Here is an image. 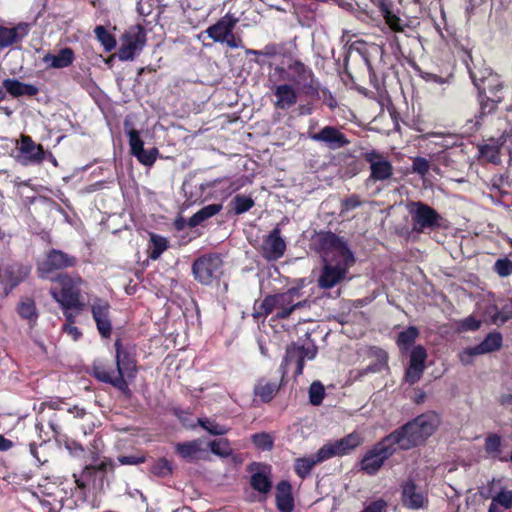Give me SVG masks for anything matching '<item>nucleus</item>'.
Returning a JSON list of instances; mask_svg holds the SVG:
<instances>
[{
	"label": "nucleus",
	"mask_w": 512,
	"mask_h": 512,
	"mask_svg": "<svg viewBox=\"0 0 512 512\" xmlns=\"http://www.w3.org/2000/svg\"><path fill=\"white\" fill-rule=\"evenodd\" d=\"M251 485L261 493L269 492L272 487L269 477L264 472L254 473L251 477Z\"/></svg>",
	"instance_id": "obj_44"
},
{
	"label": "nucleus",
	"mask_w": 512,
	"mask_h": 512,
	"mask_svg": "<svg viewBox=\"0 0 512 512\" xmlns=\"http://www.w3.org/2000/svg\"><path fill=\"white\" fill-rule=\"evenodd\" d=\"M308 138L325 145L330 150H337L350 144L345 134L334 126H325L317 133L308 132Z\"/></svg>",
	"instance_id": "obj_15"
},
{
	"label": "nucleus",
	"mask_w": 512,
	"mask_h": 512,
	"mask_svg": "<svg viewBox=\"0 0 512 512\" xmlns=\"http://www.w3.org/2000/svg\"><path fill=\"white\" fill-rule=\"evenodd\" d=\"M309 402L313 406H319L325 397V388L320 381H314L309 387Z\"/></svg>",
	"instance_id": "obj_46"
},
{
	"label": "nucleus",
	"mask_w": 512,
	"mask_h": 512,
	"mask_svg": "<svg viewBox=\"0 0 512 512\" xmlns=\"http://www.w3.org/2000/svg\"><path fill=\"white\" fill-rule=\"evenodd\" d=\"M424 370H425V366L409 363V365L406 369V372H405L406 382H408L411 385L415 384L416 382H418L421 379Z\"/></svg>",
	"instance_id": "obj_53"
},
{
	"label": "nucleus",
	"mask_w": 512,
	"mask_h": 512,
	"mask_svg": "<svg viewBox=\"0 0 512 512\" xmlns=\"http://www.w3.org/2000/svg\"><path fill=\"white\" fill-rule=\"evenodd\" d=\"M471 77L479 93L482 92V94H486V92H488L492 97H495V93L502 95L503 86L497 75L490 73L487 77L477 79L471 74Z\"/></svg>",
	"instance_id": "obj_31"
},
{
	"label": "nucleus",
	"mask_w": 512,
	"mask_h": 512,
	"mask_svg": "<svg viewBox=\"0 0 512 512\" xmlns=\"http://www.w3.org/2000/svg\"><path fill=\"white\" fill-rule=\"evenodd\" d=\"M2 85L13 98L34 97L40 91L37 85L21 82L16 78H6L2 81Z\"/></svg>",
	"instance_id": "obj_24"
},
{
	"label": "nucleus",
	"mask_w": 512,
	"mask_h": 512,
	"mask_svg": "<svg viewBox=\"0 0 512 512\" xmlns=\"http://www.w3.org/2000/svg\"><path fill=\"white\" fill-rule=\"evenodd\" d=\"M440 423L435 412H427L407 422L385 436L369 449L361 459V470L375 475L397 450H409L417 447L431 436Z\"/></svg>",
	"instance_id": "obj_1"
},
{
	"label": "nucleus",
	"mask_w": 512,
	"mask_h": 512,
	"mask_svg": "<svg viewBox=\"0 0 512 512\" xmlns=\"http://www.w3.org/2000/svg\"><path fill=\"white\" fill-rule=\"evenodd\" d=\"M362 441L360 434L353 432L339 440L326 443L321 447V453H323L326 460L335 456H343L361 445Z\"/></svg>",
	"instance_id": "obj_11"
},
{
	"label": "nucleus",
	"mask_w": 512,
	"mask_h": 512,
	"mask_svg": "<svg viewBox=\"0 0 512 512\" xmlns=\"http://www.w3.org/2000/svg\"><path fill=\"white\" fill-rule=\"evenodd\" d=\"M387 502L383 499H377L364 506L362 512H385Z\"/></svg>",
	"instance_id": "obj_60"
},
{
	"label": "nucleus",
	"mask_w": 512,
	"mask_h": 512,
	"mask_svg": "<svg viewBox=\"0 0 512 512\" xmlns=\"http://www.w3.org/2000/svg\"><path fill=\"white\" fill-rule=\"evenodd\" d=\"M418 336V328L415 326H409L407 329L399 333L396 343L401 351H407L412 347Z\"/></svg>",
	"instance_id": "obj_39"
},
{
	"label": "nucleus",
	"mask_w": 512,
	"mask_h": 512,
	"mask_svg": "<svg viewBox=\"0 0 512 512\" xmlns=\"http://www.w3.org/2000/svg\"><path fill=\"white\" fill-rule=\"evenodd\" d=\"M284 377L269 379L266 377L259 378L254 385V395L259 397L264 403H269L279 392Z\"/></svg>",
	"instance_id": "obj_22"
},
{
	"label": "nucleus",
	"mask_w": 512,
	"mask_h": 512,
	"mask_svg": "<svg viewBox=\"0 0 512 512\" xmlns=\"http://www.w3.org/2000/svg\"><path fill=\"white\" fill-rule=\"evenodd\" d=\"M383 13L385 22L390 27L391 30L395 32L404 31L406 24L397 15H395L388 9H384Z\"/></svg>",
	"instance_id": "obj_52"
},
{
	"label": "nucleus",
	"mask_w": 512,
	"mask_h": 512,
	"mask_svg": "<svg viewBox=\"0 0 512 512\" xmlns=\"http://www.w3.org/2000/svg\"><path fill=\"white\" fill-rule=\"evenodd\" d=\"M321 248L326 251L329 260L348 259L355 262L352 251L348 248L345 241L332 232L320 235L319 238Z\"/></svg>",
	"instance_id": "obj_9"
},
{
	"label": "nucleus",
	"mask_w": 512,
	"mask_h": 512,
	"mask_svg": "<svg viewBox=\"0 0 512 512\" xmlns=\"http://www.w3.org/2000/svg\"><path fill=\"white\" fill-rule=\"evenodd\" d=\"M408 211L412 218V230L416 233H423L440 225L439 213L425 203L412 202L408 206Z\"/></svg>",
	"instance_id": "obj_7"
},
{
	"label": "nucleus",
	"mask_w": 512,
	"mask_h": 512,
	"mask_svg": "<svg viewBox=\"0 0 512 512\" xmlns=\"http://www.w3.org/2000/svg\"><path fill=\"white\" fill-rule=\"evenodd\" d=\"M91 313L99 334L103 338H109L112 333L110 304L106 300L97 298L91 304Z\"/></svg>",
	"instance_id": "obj_17"
},
{
	"label": "nucleus",
	"mask_w": 512,
	"mask_h": 512,
	"mask_svg": "<svg viewBox=\"0 0 512 512\" xmlns=\"http://www.w3.org/2000/svg\"><path fill=\"white\" fill-rule=\"evenodd\" d=\"M94 374L98 380L104 383H109L124 394L130 395V389L126 379L121 377V375H118L117 371H108L104 368H96Z\"/></svg>",
	"instance_id": "obj_30"
},
{
	"label": "nucleus",
	"mask_w": 512,
	"mask_h": 512,
	"mask_svg": "<svg viewBox=\"0 0 512 512\" xmlns=\"http://www.w3.org/2000/svg\"><path fill=\"white\" fill-rule=\"evenodd\" d=\"M316 355L317 347L312 343H308L306 345L292 343L287 346L286 354L279 368L282 373V377H285L292 365L295 366V376H300L303 373L304 362L306 360H313Z\"/></svg>",
	"instance_id": "obj_4"
},
{
	"label": "nucleus",
	"mask_w": 512,
	"mask_h": 512,
	"mask_svg": "<svg viewBox=\"0 0 512 512\" xmlns=\"http://www.w3.org/2000/svg\"><path fill=\"white\" fill-rule=\"evenodd\" d=\"M73 477L77 487L81 490L90 487L101 490L106 477V468L103 463L97 466H86L79 475L74 473Z\"/></svg>",
	"instance_id": "obj_13"
},
{
	"label": "nucleus",
	"mask_w": 512,
	"mask_h": 512,
	"mask_svg": "<svg viewBox=\"0 0 512 512\" xmlns=\"http://www.w3.org/2000/svg\"><path fill=\"white\" fill-rule=\"evenodd\" d=\"M251 440L257 448H259L263 451L271 450L274 445L272 436L266 432L253 434L251 436Z\"/></svg>",
	"instance_id": "obj_50"
},
{
	"label": "nucleus",
	"mask_w": 512,
	"mask_h": 512,
	"mask_svg": "<svg viewBox=\"0 0 512 512\" xmlns=\"http://www.w3.org/2000/svg\"><path fill=\"white\" fill-rule=\"evenodd\" d=\"M294 68L300 80L303 81V92L308 95L318 94V83L313 79V72L311 69L306 67L301 62H295Z\"/></svg>",
	"instance_id": "obj_33"
},
{
	"label": "nucleus",
	"mask_w": 512,
	"mask_h": 512,
	"mask_svg": "<svg viewBox=\"0 0 512 512\" xmlns=\"http://www.w3.org/2000/svg\"><path fill=\"white\" fill-rule=\"evenodd\" d=\"M512 509V491L501 489L491 497L488 512H505Z\"/></svg>",
	"instance_id": "obj_36"
},
{
	"label": "nucleus",
	"mask_w": 512,
	"mask_h": 512,
	"mask_svg": "<svg viewBox=\"0 0 512 512\" xmlns=\"http://www.w3.org/2000/svg\"><path fill=\"white\" fill-rule=\"evenodd\" d=\"M17 161L24 165H39L45 160V150L41 144H36L30 136L22 135Z\"/></svg>",
	"instance_id": "obj_10"
},
{
	"label": "nucleus",
	"mask_w": 512,
	"mask_h": 512,
	"mask_svg": "<svg viewBox=\"0 0 512 512\" xmlns=\"http://www.w3.org/2000/svg\"><path fill=\"white\" fill-rule=\"evenodd\" d=\"M306 285V279H299L297 285L287 291L266 296L259 308H254L253 316L255 318L265 317L274 312L277 319H286L293 311L308 307L310 305L309 296H305L302 291Z\"/></svg>",
	"instance_id": "obj_2"
},
{
	"label": "nucleus",
	"mask_w": 512,
	"mask_h": 512,
	"mask_svg": "<svg viewBox=\"0 0 512 512\" xmlns=\"http://www.w3.org/2000/svg\"><path fill=\"white\" fill-rule=\"evenodd\" d=\"M401 500L403 505L411 510L423 509L428 505L426 492L411 479L402 485Z\"/></svg>",
	"instance_id": "obj_16"
},
{
	"label": "nucleus",
	"mask_w": 512,
	"mask_h": 512,
	"mask_svg": "<svg viewBox=\"0 0 512 512\" xmlns=\"http://www.w3.org/2000/svg\"><path fill=\"white\" fill-rule=\"evenodd\" d=\"M481 325V321L477 320L473 316H468L458 323V329L462 332L466 331H475L477 330Z\"/></svg>",
	"instance_id": "obj_58"
},
{
	"label": "nucleus",
	"mask_w": 512,
	"mask_h": 512,
	"mask_svg": "<svg viewBox=\"0 0 512 512\" xmlns=\"http://www.w3.org/2000/svg\"><path fill=\"white\" fill-rule=\"evenodd\" d=\"M17 312L23 320L27 321L30 328L36 325L39 314L33 299L22 298L17 305Z\"/></svg>",
	"instance_id": "obj_35"
},
{
	"label": "nucleus",
	"mask_w": 512,
	"mask_h": 512,
	"mask_svg": "<svg viewBox=\"0 0 512 512\" xmlns=\"http://www.w3.org/2000/svg\"><path fill=\"white\" fill-rule=\"evenodd\" d=\"M238 20L234 16L227 14L218 20L214 25L208 27L206 33L215 42L224 43L231 35Z\"/></svg>",
	"instance_id": "obj_23"
},
{
	"label": "nucleus",
	"mask_w": 512,
	"mask_h": 512,
	"mask_svg": "<svg viewBox=\"0 0 512 512\" xmlns=\"http://www.w3.org/2000/svg\"><path fill=\"white\" fill-rule=\"evenodd\" d=\"M96 38L104 46L106 51H111L116 46L114 37L103 26H97L94 30Z\"/></svg>",
	"instance_id": "obj_48"
},
{
	"label": "nucleus",
	"mask_w": 512,
	"mask_h": 512,
	"mask_svg": "<svg viewBox=\"0 0 512 512\" xmlns=\"http://www.w3.org/2000/svg\"><path fill=\"white\" fill-rule=\"evenodd\" d=\"M427 351L422 345H417L410 352V364L425 366Z\"/></svg>",
	"instance_id": "obj_55"
},
{
	"label": "nucleus",
	"mask_w": 512,
	"mask_h": 512,
	"mask_svg": "<svg viewBox=\"0 0 512 512\" xmlns=\"http://www.w3.org/2000/svg\"><path fill=\"white\" fill-rule=\"evenodd\" d=\"M145 460V456L142 455H124L118 457V462L121 465H138L144 463Z\"/></svg>",
	"instance_id": "obj_61"
},
{
	"label": "nucleus",
	"mask_w": 512,
	"mask_h": 512,
	"mask_svg": "<svg viewBox=\"0 0 512 512\" xmlns=\"http://www.w3.org/2000/svg\"><path fill=\"white\" fill-rule=\"evenodd\" d=\"M503 95L495 93V97H489L486 94L479 93L480 111L474 116L473 119L467 121L469 132H475L481 125V122L487 114L492 113L497 105L502 101Z\"/></svg>",
	"instance_id": "obj_20"
},
{
	"label": "nucleus",
	"mask_w": 512,
	"mask_h": 512,
	"mask_svg": "<svg viewBox=\"0 0 512 512\" xmlns=\"http://www.w3.org/2000/svg\"><path fill=\"white\" fill-rule=\"evenodd\" d=\"M502 335L499 332L489 333L484 340L476 346L477 350L481 354L491 353L497 351L502 346Z\"/></svg>",
	"instance_id": "obj_38"
},
{
	"label": "nucleus",
	"mask_w": 512,
	"mask_h": 512,
	"mask_svg": "<svg viewBox=\"0 0 512 512\" xmlns=\"http://www.w3.org/2000/svg\"><path fill=\"white\" fill-rule=\"evenodd\" d=\"M62 330L74 341H77L82 336L81 331L74 324H64Z\"/></svg>",
	"instance_id": "obj_64"
},
{
	"label": "nucleus",
	"mask_w": 512,
	"mask_h": 512,
	"mask_svg": "<svg viewBox=\"0 0 512 512\" xmlns=\"http://www.w3.org/2000/svg\"><path fill=\"white\" fill-rule=\"evenodd\" d=\"M223 261L216 253L202 255L192 265L194 278L203 285H210L222 274Z\"/></svg>",
	"instance_id": "obj_5"
},
{
	"label": "nucleus",
	"mask_w": 512,
	"mask_h": 512,
	"mask_svg": "<svg viewBox=\"0 0 512 512\" xmlns=\"http://www.w3.org/2000/svg\"><path fill=\"white\" fill-rule=\"evenodd\" d=\"M502 439L496 433H489L484 442V450L487 456L501 462H508V455L502 452Z\"/></svg>",
	"instance_id": "obj_32"
},
{
	"label": "nucleus",
	"mask_w": 512,
	"mask_h": 512,
	"mask_svg": "<svg viewBox=\"0 0 512 512\" xmlns=\"http://www.w3.org/2000/svg\"><path fill=\"white\" fill-rule=\"evenodd\" d=\"M361 205L359 196L352 195L342 201V212L353 210Z\"/></svg>",
	"instance_id": "obj_63"
},
{
	"label": "nucleus",
	"mask_w": 512,
	"mask_h": 512,
	"mask_svg": "<svg viewBox=\"0 0 512 512\" xmlns=\"http://www.w3.org/2000/svg\"><path fill=\"white\" fill-rule=\"evenodd\" d=\"M276 503L281 512H292L294 503L289 482L281 481L278 483L276 487Z\"/></svg>",
	"instance_id": "obj_34"
},
{
	"label": "nucleus",
	"mask_w": 512,
	"mask_h": 512,
	"mask_svg": "<svg viewBox=\"0 0 512 512\" xmlns=\"http://www.w3.org/2000/svg\"><path fill=\"white\" fill-rule=\"evenodd\" d=\"M146 42V34L141 27L125 34L118 51V57L122 61L133 60L142 50Z\"/></svg>",
	"instance_id": "obj_12"
},
{
	"label": "nucleus",
	"mask_w": 512,
	"mask_h": 512,
	"mask_svg": "<svg viewBox=\"0 0 512 512\" xmlns=\"http://www.w3.org/2000/svg\"><path fill=\"white\" fill-rule=\"evenodd\" d=\"M204 441L195 439L192 441L177 443L175 446L177 454L185 460L193 461L203 458L206 450L203 448Z\"/></svg>",
	"instance_id": "obj_28"
},
{
	"label": "nucleus",
	"mask_w": 512,
	"mask_h": 512,
	"mask_svg": "<svg viewBox=\"0 0 512 512\" xmlns=\"http://www.w3.org/2000/svg\"><path fill=\"white\" fill-rule=\"evenodd\" d=\"M124 128L129 138L130 153L135 156L140 151L144 150V141L141 139L139 131L131 127L129 121L126 120L124 122Z\"/></svg>",
	"instance_id": "obj_40"
},
{
	"label": "nucleus",
	"mask_w": 512,
	"mask_h": 512,
	"mask_svg": "<svg viewBox=\"0 0 512 512\" xmlns=\"http://www.w3.org/2000/svg\"><path fill=\"white\" fill-rule=\"evenodd\" d=\"M510 318H512V300L510 301V303L506 304L503 307V311L502 312L497 313L493 317V321L495 323H497L498 321L501 322V323H504V322H506Z\"/></svg>",
	"instance_id": "obj_62"
},
{
	"label": "nucleus",
	"mask_w": 512,
	"mask_h": 512,
	"mask_svg": "<svg viewBox=\"0 0 512 512\" xmlns=\"http://www.w3.org/2000/svg\"><path fill=\"white\" fill-rule=\"evenodd\" d=\"M476 355H480L479 351L477 350L476 346L469 347L464 349L459 353V360L464 365L472 364L473 357Z\"/></svg>",
	"instance_id": "obj_59"
},
{
	"label": "nucleus",
	"mask_w": 512,
	"mask_h": 512,
	"mask_svg": "<svg viewBox=\"0 0 512 512\" xmlns=\"http://www.w3.org/2000/svg\"><path fill=\"white\" fill-rule=\"evenodd\" d=\"M210 450L213 454L226 458L232 455V449L230 447V443L228 439L221 438L217 440H212L209 442Z\"/></svg>",
	"instance_id": "obj_43"
},
{
	"label": "nucleus",
	"mask_w": 512,
	"mask_h": 512,
	"mask_svg": "<svg viewBox=\"0 0 512 512\" xmlns=\"http://www.w3.org/2000/svg\"><path fill=\"white\" fill-rule=\"evenodd\" d=\"M30 25L20 23L15 27H0V47L5 48L22 41L29 33Z\"/></svg>",
	"instance_id": "obj_26"
},
{
	"label": "nucleus",
	"mask_w": 512,
	"mask_h": 512,
	"mask_svg": "<svg viewBox=\"0 0 512 512\" xmlns=\"http://www.w3.org/2000/svg\"><path fill=\"white\" fill-rule=\"evenodd\" d=\"M494 270L500 277H507L512 275V261L508 258H501L496 260Z\"/></svg>",
	"instance_id": "obj_56"
},
{
	"label": "nucleus",
	"mask_w": 512,
	"mask_h": 512,
	"mask_svg": "<svg viewBox=\"0 0 512 512\" xmlns=\"http://www.w3.org/2000/svg\"><path fill=\"white\" fill-rule=\"evenodd\" d=\"M30 272L31 267L22 263H12L5 266L2 271L3 282L5 283L3 297L8 296L16 286L29 276Z\"/></svg>",
	"instance_id": "obj_18"
},
{
	"label": "nucleus",
	"mask_w": 512,
	"mask_h": 512,
	"mask_svg": "<svg viewBox=\"0 0 512 512\" xmlns=\"http://www.w3.org/2000/svg\"><path fill=\"white\" fill-rule=\"evenodd\" d=\"M116 348V367L118 375L121 377L133 379L136 376V360L132 354L123 349L121 342H115Z\"/></svg>",
	"instance_id": "obj_21"
},
{
	"label": "nucleus",
	"mask_w": 512,
	"mask_h": 512,
	"mask_svg": "<svg viewBox=\"0 0 512 512\" xmlns=\"http://www.w3.org/2000/svg\"><path fill=\"white\" fill-rule=\"evenodd\" d=\"M222 208V204L216 203L204 206L188 219V226L194 228L201 225L204 221L217 215L222 210Z\"/></svg>",
	"instance_id": "obj_37"
},
{
	"label": "nucleus",
	"mask_w": 512,
	"mask_h": 512,
	"mask_svg": "<svg viewBox=\"0 0 512 512\" xmlns=\"http://www.w3.org/2000/svg\"><path fill=\"white\" fill-rule=\"evenodd\" d=\"M55 281L60 286V291L51 290L52 297L65 307H75L76 314L83 310L84 303L81 302L82 279L79 276L59 274Z\"/></svg>",
	"instance_id": "obj_3"
},
{
	"label": "nucleus",
	"mask_w": 512,
	"mask_h": 512,
	"mask_svg": "<svg viewBox=\"0 0 512 512\" xmlns=\"http://www.w3.org/2000/svg\"><path fill=\"white\" fill-rule=\"evenodd\" d=\"M76 263L77 259L75 256L62 250L51 249L47 253L46 259L38 265L39 276L41 278H48L51 272L73 267Z\"/></svg>",
	"instance_id": "obj_8"
},
{
	"label": "nucleus",
	"mask_w": 512,
	"mask_h": 512,
	"mask_svg": "<svg viewBox=\"0 0 512 512\" xmlns=\"http://www.w3.org/2000/svg\"><path fill=\"white\" fill-rule=\"evenodd\" d=\"M149 257L152 260H157L164 251L168 248V241L165 237L151 233L150 234Z\"/></svg>",
	"instance_id": "obj_42"
},
{
	"label": "nucleus",
	"mask_w": 512,
	"mask_h": 512,
	"mask_svg": "<svg viewBox=\"0 0 512 512\" xmlns=\"http://www.w3.org/2000/svg\"><path fill=\"white\" fill-rule=\"evenodd\" d=\"M273 94L276 97L274 105L277 109L288 110L297 103V92L290 84L276 85Z\"/></svg>",
	"instance_id": "obj_25"
},
{
	"label": "nucleus",
	"mask_w": 512,
	"mask_h": 512,
	"mask_svg": "<svg viewBox=\"0 0 512 512\" xmlns=\"http://www.w3.org/2000/svg\"><path fill=\"white\" fill-rule=\"evenodd\" d=\"M286 243L280 235V229L274 228L262 243V254L267 260H278L284 255Z\"/></svg>",
	"instance_id": "obj_19"
},
{
	"label": "nucleus",
	"mask_w": 512,
	"mask_h": 512,
	"mask_svg": "<svg viewBox=\"0 0 512 512\" xmlns=\"http://www.w3.org/2000/svg\"><path fill=\"white\" fill-rule=\"evenodd\" d=\"M355 262L348 259H324V265L318 277V286L321 289H331L347 278L348 270Z\"/></svg>",
	"instance_id": "obj_6"
},
{
	"label": "nucleus",
	"mask_w": 512,
	"mask_h": 512,
	"mask_svg": "<svg viewBox=\"0 0 512 512\" xmlns=\"http://www.w3.org/2000/svg\"><path fill=\"white\" fill-rule=\"evenodd\" d=\"M372 351L377 358V362L367 366L363 370V374L379 372L387 364L388 355L384 350L373 348Z\"/></svg>",
	"instance_id": "obj_49"
},
{
	"label": "nucleus",
	"mask_w": 512,
	"mask_h": 512,
	"mask_svg": "<svg viewBox=\"0 0 512 512\" xmlns=\"http://www.w3.org/2000/svg\"><path fill=\"white\" fill-rule=\"evenodd\" d=\"M430 169L429 161L423 157H415L412 161V170L421 177H424Z\"/></svg>",
	"instance_id": "obj_57"
},
{
	"label": "nucleus",
	"mask_w": 512,
	"mask_h": 512,
	"mask_svg": "<svg viewBox=\"0 0 512 512\" xmlns=\"http://www.w3.org/2000/svg\"><path fill=\"white\" fill-rule=\"evenodd\" d=\"M235 214L240 215L249 211L254 206V200L245 195H236L232 200Z\"/></svg>",
	"instance_id": "obj_45"
},
{
	"label": "nucleus",
	"mask_w": 512,
	"mask_h": 512,
	"mask_svg": "<svg viewBox=\"0 0 512 512\" xmlns=\"http://www.w3.org/2000/svg\"><path fill=\"white\" fill-rule=\"evenodd\" d=\"M75 59L74 52L71 48L65 47L58 51L57 54L47 53L43 56L42 62L47 68L63 69L69 67Z\"/></svg>",
	"instance_id": "obj_27"
},
{
	"label": "nucleus",
	"mask_w": 512,
	"mask_h": 512,
	"mask_svg": "<svg viewBox=\"0 0 512 512\" xmlns=\"http://www.w3.org/2000/svg\"><path fill=\"white\" fill-rule=\"evenodd\" d=\"M150 472L157 477H167L172 474V465L166 458H160L154 461Z\"/></svg>",
	"instance_id": "obj_47"
},
{
	"label": "nucleus",
	"mask_w": 512,
	"mask_h": 512,
	"mask_svg": "<svg viewBox=\"0 0 512 512\" xmlns=\"http://www.w3.org/2000/svg\"><path fill=\"white\" fill-rule=\"evenodd\" d=\"M416 71L418 73V76L421 79H423L425 82H427V83H433V84H437V85H440V86H443V85L449 83V78L448 77H442V76H439L437 74L424 71V70H422L420 68H417Z\"/></svg>",
	"instance_id": "obj_54"
},
{
	"label": "nucleus",
	"mask_w": 512,
	"mask_h": 512,
	"mask_svg": "<svg viewBox=\"0 0 512 512\" xmlns=\"http://www.w3.org/2000/svg\"><path fill=\"white\" fill-rule=\"evenodd\" d=\"M197 422L199 426L214 436H222L230 431V427L222 425L211 418L200 417Z\"/></svg>",
	"instance_id": "obj_41"
},
{
	"label": "nucleus",
	"mask_w": 512,
	"mask_h": 512,
	"mask_svg": "<svg viewBox=\"0 0 512 512\" xmlns=\"http://www.w3.org/2000/svg\"><path fill=\"white\" fill-rule=\"evenodd\" d=\"M324 461H326V458L321 453L320 448L314 455L297 458L294 464L295 472L301 479H305L315 465Z\"/></svg>",
	"instance_id": "obj_29"
},
{
	"label": "nucleus",
	"mask_w": 512,
	"mask_h": 512,
	"mask_svg": "<svg viewBox=\"0 0 512 512\" xmlns=\"http://www.w3.org/2000/svg\"><path fill=\"white\" fill-rule=\"evenodd\" d=\"M364 159L370 164L369 180L378 182L388 180L392 177V164L382 154L372 150L364 154Z\"/></svg>",
	"instance_id": "obj_14"
},
{
	"label": "nucleus",
	"mask_w": 512,
	"mask_h": 512,
	"mask_svg": "<svg viewBox=\"0 0 512 512\" xmlns=\"http://www.w3.org/2000/svg\"><path fill=\"white\" fill-rule=\"evenodd\" d=\"M159 156V150L155 147L142 150L134 157L144 166L151 167Z\"/></svg>",
	"instance_id": "obj_51"
}]
</instances>
